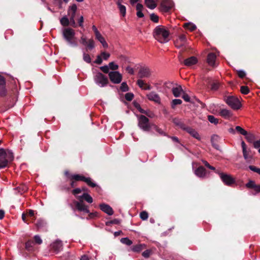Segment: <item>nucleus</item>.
Returning <instances> with one entry per match:
<instances>
[{
  "label": "nucleus",
  "instance_id": "obj_1",
  "mask_svg": "<svg viewBox=\"0 0 260 260\" xmlns=\"http://www.w3.org/2000/svg\"><path fill=\"white\" fill-rule=\"evenodd\" d=\"M170 32L164 26L158 25L154 29L153 36L161 43H165L169 41Z\"/></svg>",
  "mask_w": 260,
  "mask_h": 260
},
{
  "label": "nucleus",
  "instance_id": "obj_2",
  "mask_svg": "<svg viewBox=\"0 0 260 260\" xmlns=\"http://www.w3.org/2000/svg\"><path fill=\"white\" fill-rule=\"evenodd\" d=\"M62 33L64 40L69 45L72 47L78 46L75 37V31L73 29L70 27L64 28L62 29Z\"/></svg>",
  "mask_w": 260,
  "mask_h": 260
},
{
  "label": "nucleus",
  "instance_id": "obj_3",
  "mask_svg": "<svg viewBox=\"0 0 260 260\" xmlns=\"http://www.w3.org/2000/svg\"><path fill=\"white\" fill-rule=\"evenodd\" d=\"M137 116L138 120V126L144 131H149L151 128V125L148 118L143 115H137Z\"/></svg>",
  "mask_w": 260,
  "mask_h": 260
},
{
  "label": "nucleus",
  "instance_id": "obj_4",
  "mask_svg": "<svg viewBox=\"0 0 260 260\" xmlns=\"http://www.w3.org/2000/svg\"><path fill=\"white\" fill-rule=\"evenodd\" d=\"M11 157V154L7 153L5 149L0 148V169L7 166L8 160Z\"/></svg>",
  "mask_w": 260,
  "mask_h": 260
},
{
  "label": "nucleus",
  "instance_id": "obj_5",
  "mask_svg": "<svg viewBox=\"0 0 260 260\" xmlns=\"http://www.w3.org/2000/svg\"><path fill=\"white\" fill-rule=\"evenodd\" d=\"M94 81L101 87L107 86L108 83V78L100 72L97 73L94 76Z\"/></svg>",
  "mask_w": 260,
  "mask_h": 260
},
{
  "label": "nucleus",
  "instance_id": "obj_6",
  "mask_svg": "<svg viewBox=\"0 0 260 260\" xmlns=\"http://www.w3.org/2000/svg\"><path fill=\"white\" fill-rule=\"evenodd\" d=\"M225 101L226 104L233 109H239L241 106L239 100L232 96L227 97Z\"/></svg>",
  "mask_w": 260,
  "mask_h": 260
},
{
  "label": "nucleus",
  "instance_id": "obj_7",
  "mask_svg": "<svg viewBox=\"0 0 260 260\" xmlns=\"http://www.w3.org/2000/svg\"><path fill=\"white\" fill-rule=\"evenodd\" d=\"M216 172L219 175L220 178L222 181L226 185L231 186L235 182L234 178H233L230 175L219 173L217 171H216Z\"/></svg>",
  "mask_w": 260,
  "mask_h": 260
},
{
  "label": "nucleus",
  "instance_id": "obj_8",
  "mask_svg": "<svg viewBox=\"0 0 260 260\" xmlns=\"http://www.w3.org/2000/svg\"><path fill=\"white\" fill-rule=\"evenodd\" d=\"M111 81L114 84L120 83L122 80V75L118 71H111L109 73Z\"/></svg>",
  "mask_w": 260,
  "mask_h": 260
},
{
  "label": "nucleus",
  "instance_id": "obj_9",
  "mask_svg": "<svg viewBox=\"0 0 260 260\" xmlns=\"http://www.w3.org/2000/svg\"><path fill=\"white\" fill-rule=\"evenodd\" d=\"M186 44L187 39L184 35H180L175 41V45L178 48L185 46Z\"/></svg>",
  "mask_w": 260,
  "mask_h": 260
},
{
  "label": "nucleus",
  "instance_id": "obj_10",
  "mask_svg": "<svg viewBox=\"0 0 260 260\" xmlns=\"http://www.w3.org/2000/svg\"><path fill=\"white\" fill-rule=\"evenodd\" d=\"M138 75L140 78H149L151 75V71L148 67H141Z\"/></svg>",
  "mask_w": 260,
  "mask_h": 260
},
{
  "label": "nucleus",
  "instance_id": "obj_11",
  "mask_svg": "<svg viewBox=\"0 0 260 260\" xmlns=\"http://www.w3.org/2000/svg\"><path fill=\"white\" fill-rule=\"evenodd\" d=\"M51 249L55 253H58L62 249V243L60 240H56L50 245Z\"/></svg>",
  "mask_w": 260,
  "mask_h": 260
},
{
  "label": "nucleus",
  "instance_id": "obj_12",
  "mask_svg": "<svg viewBox=\"0 0 260 260\" xmlns=\"http://www.w3.org/2000/svg\"><path fill=\"white\" fill-rule=\"evenodd\" d=\"M74 203L78 210L83 211L85 213H89L88 207L85 205L83 201H80L79 202L76 201Z\"/></svg>",
  "mask_w": 260,
  "mask_h": 260
},
{
  "label": "nucleus",
  "instance_id": "obj_13",
  "mask_svg": "<svg viewBox=\"0 0 260 260\" xmlns=\"http://www.w3.org/2000/svg\"><path fill=\"white\" fill-rule=\"evenodd\" d=\"M194 174L200 178H204L207 175L206 169L202 166L198 167L194 171Z\"/></svg>",
  "mask_w": 260,
  "mask_h": 260
},
{
  "label": "nucleus",
  "instance_id": "obj_14",
  "mask_svg": "<svg viewBox=\"0 0 260 260\" xmlns=\"http://www.w3.org/2000/svg\"><path fill=\"white\" fill-rule=\"evenodd\" d=\"M184 131H186L189 134H190L194 138L200 140L201 137L198 132L194 128L191 127L186 126Z\"/></svg>",
  "mask_w": 260,
  "mask_h": 260
},
{
  "label": "nucleus",
  "instance_id": "obj_15",
  "mask_svg": "<svg viewBox=\"0 0 260 260\" xmlns=\"http://www.w3.org/2000/svg\"><path fill=\"white\" fill-rule=\"evenodd\" d=\"M146 96L149 100L155 103H159L160 102V99L158 94L154 91H152L148 93Z\"/></svg>",
  "mask_w": 260,
  "mask_h": 260
},
{
  "label": "nucleus",
  "instance_id": "obj_16",
  "mask_svg": "<svg viewBox=\"0 0 260 260\" xmlns=\"http://www.w3.org/2000/svg\"><path fill=\"white\" fill-rule=\"evenodd\" d=\"M101 210L109 215H112L113 214L112 208L108 204H101L100 205Z\"/></svg>",
  "mask_w": 260,
  "mask_h": 260
},
{
  "label": "nucleus",
  "instance_id": "obj_17",
  "mask_svg": "<svg viewBox=\"0 0 260 260\" xmlns=\"http://www.w3.org/2000/svg\"><path fill=\"white\" fill-rule=\"evenodd\" d=\"M198 62V59L197 57L194 56L190 57L184 61V63L186 66L191 67L195 64H196Z\"/></svg>",
  "mask_w": 260,
  "mask_h": 260
},
{
  "label": "nucleus",
  "instance_id": "obj_18",
  "mask_svg": "<svg viewBox=\"0 0 260 260\" xmlns=\"http://www.w3.org/2000/svg\"><path fill=\"white\" fill-rule=\"evenodd\" d=\"M6 93L5 80L4 78L0 75V96L5 95Z\"/></svg>",
  "mask_w": 260,
  "mask_h": 260
},
{
  "label": "nucleus",
  "instance_id": "obj_19",
  "mask_svg": "<svg viewBox=\"0 0 260 260\" xmlns=\"http://www.w3.org/2000/svg\"><path fill=\"white\" fill-rule=\"evenodd\" d=\"M182 92L183 89L180 85H178L172 88V93L175 97H179Z\"/></svg>",
  "mask_w": 260,
  "mask_h": 260
},
{
  "label": "nucleus",
  "instance_id": "obj_20",
  "mask_svg": "<svg viewBox=\"0 0 260 260\" xmlns=\"http://www.w3.org/2000/svg\"><path fill=\"white\" fill-rule=\"evenodd\" d=\"M173 122L179 128L184 130L186 125L184 123L181 119L178 118H174L173 119Z\"/></svg>",
  "mask_w": 260,
  "mask_h": 260
},
{
  "label": "nucleus",
  "instance_id": "obj_21",
  "mask_svg": "<svg viewBox=\"0 0 260 260\" xmlns=\"http://www.w3.org/2000/svg\"><path fill=\"white\" fill-rule=\"evenodd\" d=\"M95 39L101 43V44L102 45L103 47L104 48H108V43L106 42L105 38H104V37H103L101 33L95 36Z\"/></svg>",
  "mask_w": 260,
  "mask_h": 260
},
{
  "label": "nucleus",
  "instance_id": "obj_22",
  "mask_svg": "<svg viewBox=\"0 0 260 260\" xmlns=\"http://www.w3.org/2000/svg\"><path fill=\"white\" fill-rule=\"evenodd\" d=\"M219 140V137L218 136L214 135L211 137V143L213 147L217 150H220V147L217 144V142Z\"/></svg>",
  "mask_w": 260,
  "mask_h": 260
},
{
  "label": "nucleus",
  "instance_id": "obj_23",
  "mask_svg": "<svg viewBox=\"0 0 260 260\" xmlns=\"http://www.w3.org/2000/svg\"><path fill=\"white\" fill-rule=\"evenodd\" d=\"M216 56L213 53H210L207 56V62L211 66L215 65Z\"/></svg>",
  "mask_w": 260,
  "mask_h": 260
},
{
  "label": "nucleus",
  "instance_id": "obj_24",
  "mask_svg": "<svg viewBox=\"0 0 260 260\" xmlns=\"http://www.w3.org/2000/svg\"><path fill=\"white\" fill-rule=\"evenodd\" d=\"M219 114L225 119H228L232 115L231 111L226 109L220 110Z\"/></svg>",
  "mask_w": 260,
  "mask_h": 260
},
{
  "label": "nucleus",
  "instance_id": "obj_25",
  "mask_svg": "<svg viewBox=\"0 0 260 260\" xmlns=\"http://www.w3.org/2000/svg\"><path fill=\"white\" fill-rule=\"evenodd\" d=\"M78 199L79 201H83L84 199L88 203H91L93 202L92 197L87 193H84L82 196H79Z\"/></svg>",
  "mask_w": 260,
  "mask_h": 260
},
{
  "label": "nucleus",
  "instance_id": "obj_26",
  "mask_svg": "<svg viewBox=\"0 0 260 260\" xmlns=\"http://www.w3.org/2000/svg\"><path fill=\"white\" fill-rule=\"evenodd\" d=\"M136 10H137V16L139 18H142L144 17V14L142 11L144 10L143 6L141 4H137L136 6Z\"/></svg>",
  "mask_w": 260,
  "mask_h": 260
},
{
  "label": "nucleus",
  "instance_id": "obj_27",
  "mask_svg": "<svg viewBox=\"0 0 260 260\" xmlns=\"http://www.w3.org/2000/svg\"><path fill=\"white\" fill-rule=\"evenodd\" d=\"M208 83L211 85V89L212 90H217L219 87V82L216 80H209Z\"/></svg>",
  "mask_w": 260,
  "mask_h": 260
},
{
  "label": "nucleus",
  "instance_id": "obj_28",
  "mask_svg": "<svg viewBox=\"0 0 260 260\" xmlns=\"http://www.w3.org/2000/svg\"><path fill=\"white\" fill-rule=\"evenodd\" d=\"M121 3H122L116 2V5H117L121 15L124 17L126 15V7L125 6L122 5Z\"/></svg>",
  "mask_w": 260,
  "mask_h": 260
},
{
  "label": "nucleus",
  "instance_id": "obj_29",
  "mask_svg": "<svg viewBox=\"0 0 260 260\" xmlns=\"http://www.w3.org/2000/svg\"><path fill=\"white\" fill-rule=\"evenodd\" d=\"M146 6L150 9L153 10L156 7V4L154 0H145Z\"/></svg>",
  "mask_w": 260,
  "mask_h": 260
},
{
  "label": "nucleus",
  "instance_id": "obj_30",
  "mask_svg": "<svg viewBox=\"0 0 260 260\" xmlns=\"http://www.w3.org/2000/svg\"><path fill=\"white\" fill-rule=\"evenodd\" d=\"M146 246L145 244H139L136 245H134L132 247V250L134 252H139L144 249L145 248Z\"/></svg>",
  "mask_w": 260,
  "mask_h": 260
},
{
  "label": "nucleus",
  "instance_id": "obj_31",
  "mask_svg": "<svg viewBox=\"0 0 260 260\" xmlns=\"http://www.w3.org/2000/svg\"><path fill=\"white\" fill-rule=\"evenodd\" d=\"M241 146L242 148L243 157L245 159H247L248 158V151H247L246 149V146L244 141H242Z\"/></svg>",
  "mask_w": 260,
  "mask_h": 260
},
{
  "label": "nucleus",
  "instance_id": "obj_32",
  "mask_svg": "<svg viewBox=\"0 0 260 260\" xmlns=\"http://www.w3.org/2000/svg\"><path fill=\"white\" fill-rule=\"evenodd\" d=\"M69 178L71 180H74L75 181H83L84 176L79 174H74L70 175Z\"/></svg>",
  "mask_w": 260,
  "mask_h": 260
},
{
  "label": "nucleus",
  "instance_id": "obj_33",
  "mask_svg": "<svg viewBox=\"0 0 260 260\" xmlns=\"http://www.w3.org/2000/svg\"><path fill=\"white\" fill-rule=\"evenodd\" d=\"M244 136H245V138L248 142L253 143L255 140V136L254 135L252 134H248L247 133V134Z\"/></svg>",
  "mask_w": 260,
  "mask_h": 260
},
{
  "label": "nucleus",
  "instance_id": "obj_34",
  "mask_svg": "<svg viewBox=\"0 0 260 260\" xmlns=\"http://www.w3.org/2000/svg\"><path fill=\"white\" fill-rule=\"evenodd\" d=\"M83 181L86 182L88 185H89L92 187H94L96 186V184L92 182L91 178L89 177H84V179Z\"/></svg>",
  "mask_w": 260,
  "mask_h": 260
},
{
  "label": "nucleus",
  "instance_id": "obj_35",
  "mask_svg": "<svg viewBox=\"0 0 260 260\" xmlns=\"http://www.w3.org/2000/svg\"><path fill=\"white\" fill-rule=\"evenodd\" d=\"M184 26L185 28L190 30V31H193L197 28L196 25L190 22L185 23Z\"/></svg>",
  "mask_w": 260,
  "mask_h": 260
},
{
  "label": "nucleus",
  "instance_id": "obj_36",
  "mask_svg": "<svg viewBox=\"0 0 260 260\" xmlns=\"http://www.w3.org/2000/svg\"><path fill=\"white\" fill-rule=\"evenodd\" d=\"M60 23L62 25L66 26H68L70 23L69 19L67 16H63L60 20Z\"/></svg>",
  "mask_w": 260,
  "mask_h": 260
},
{
  "label": "nucleus",
  "instance_id": "obj_37",
  "mask_svg": "<svg viewBox=\"0 0 260 260\" xmlns=\"http://www.w3.org/2000/svg\"><path fill=\"white\" fill-rule=\"evenodd\" d=\"M208 121L213 124H217L218 123V119L215 118L213 115H208Z\"/></svg>",
  "mask_w": 260,
  "mask_h": 260
},
{
  "label": "nucleus",
  "instance_id": "obj_38",
  "mask_svg": "<svg viewBox=\"0 0 260 260\" xmlns=\"http://www.w3.org/2000/svg\"><path fill=\"white\" fill-rule=\"evenodd\" d=\"M86 49L91 50L94 48V42L92 39H89L86 45Z\"/></svg>",
  "mask_w": 260,
  "mask_h": 260
},
{
  "label": "nucleus",
  "instance_id": "obj_39",
  "mask_svg": "<svg viewBox=\"0 0 260 260\" xmlns=\"http://www.w3.org/2000/svg\"><path fill=\"white\" fill-rule=\"evenodd\" d=\"M257 185L255 184V182L252 180H250L246 184V187L249 188H253L255 190Z\"/></svg>",
  "mask_w": 260,
  "mask_h": 260
},
{
  "label": "nucleus",
  "instance_id": "obj_40",
  "mask_svg": "<svg viewBox=\"0 0 260 260\" xmlns=\"http://www.w3.org/2000/svg\"><path fill=\"white\" fill-rule=\"evenodd\" d=\"M120 242L126 245L129 246L132 244V241L129 240L128 238H122L120 239Z\"/></svg>",
  "mask_w": 260,
  "mask_h": 260
},
{
  "label": "nucleus",
  "instance_id": "obj_41",
  "mask_svg": "<svg viewBox=\"0 0 260 260\" xmlns=\"http://www.w3.org/2000/svg\"><path fill=\"white\" fill-rule=\"evenodd\" d=\"M34 245V242L32 240H28L25 243V248L28 250H30Z\"/></svg>",
  "mask_w": 260,
  "mask_h": 260
},
{
  "label": "nucleus",
  "instance_id": "obj_42",
  "mask_svg": "<svg viewBox=\"0 0 260 260\" xmlns=\"http://www.w3.org/2000/svg\"><path fill=\"white\" fill-rule=\"evenodd\" d=\"M77 6L75 4H73L68 9V14L70 15L71 13H76L77 11Z\"/></svg>",
  "mask_w": 260,
  "mask_h": 260
},
{
  "label": "nucleus",
  "instance_id": "obj_43",
  "mask_svg": "<svg viewBox=\"0 0 260 260\" xmlns=\"http://www.w3.org/2000/svg\"><path fill=\"white\" fill-rule=\"evenodd\" d=\"M120 89L123 92L127 91L129 88L126 82H122L120 85Z\"/></svg>",
  "mask_w": 260,
  "mask_h": 260
},
{
  "label": "nucleus",
  "instance_id": "obj_44",
  "mask_svg": "<svg viewBox=\"0 0 260 260\" xmlns=\"http://www.w3.org/2000/svg\"><path fill=\"white\" fill-rule=\"evenodd\" d=\"M235 129L241 135L244 136L247 134V131H246L245 129H244L243 128H242L240 126H236Z\"/></svg>",
  "mask_w": 260,
  "mask_h": 260
},
{
  "label": "nucleus",
  "instance_id": "obj_45",
  "mask_svg": "<svg viewBox=\"0 0 260 260\" xmlns=\"http://www.w3.org/2000/svg\"><path fill=\"white\" fill-rule=\"evenodd\" d=\"M108 67L109 69L114 71L118 69V66L114 62H110L108 64Z\"/></svg>",
  "mask_w": 260,
  "mask_h": 260
},
{
  "label": "nucleus",
  "instance_id": "obj_46",
  "mask_svg": "<svg viewBox=\"0 0 260 260\" xmlns=\"http://www.w3.org/2000/svg\"><path fill=\"white\" fill-rule=\"evenodd\" d=\"M83 59L84 61L87 63H89L91 62V58L88 54L84 52L83 55Z\"/></svg>",
  "mask_w": 260,
  "mask_h": 260
},
{
  "label": "nucleus",
  "instance_id": "obj_47",
  "mask_svg": "<svg viewBox=\"0 0 260 260\" xmlns=\"http://www.w3.org/2000/svg\"><path fill=\"white\" fill-rule=\"evenodd\" d=\"M134 94L131 92L126 93L125 95V98L127 101H131L134 98Z\"/></svg>",
  "mask_w": 260,
  "mask_h": 260
},
{
  "label": "nucleus",
  "instance_id": "obj_48",
  "mask_svg": "<svg viewBox=\"0 0 260 260\" xmlns=\"http://www.w3.org/2000/svg\"><path fill=\"white\" fill-rule=\"evenodd\" d=\"M150 19L153 22L155 23L158 22L159 20L158 16L154 13H152L150 15Z\"/></svg>",
  "mask_w": 260,
  "mask_h": 260
},
{
  "label": "nucleus",
  "instance_id": "obj_49",
  "mask_svg": "<svg viewBox=\"0 0 260 260\" xmlns=\"http://www.w3.org/2000/svg\"><path fill=\"white\" fill-rule=\"evenodd\" d=\"M140 217L142 220H146L148 217V214L146 211H142L140 213Z\"/></svg>",
  "mask_w": 260,
  "mask_h": 260
},
{
  "label": "nucleus",
  "instance_id": "obj_50",
  "mask_svg": "<svg viewBox=\"0 0 260 260\" xmlns=\"http://www.w3.org/2000/svg\"><path fill=\"white\" fill-rule=\"evenodd\" d=\"M182 101L180 99H174L172 101V106L174 108L175 106L180 105Z\"/></svg>",
  "mask_w": 260,
  "mask_h": 260
},
{
  "label": "nucleus",
  "instance_id": "obj_51",
  "mask_svg": "<svg viewBox=\"0 0 260 260\" xmlns=\"http://www.w3.org/2000/svg\"><path fill=\"white\" fill-rule=\"evenodd\" d=\"M241 92L244 94H247L249 93V90L246 86H242L241 87Z\"/></svg>",
  "mask_w": 260,
  "mask_h": 260
},
{
  "label": "nucleus",
  "instance_id": "obj_52",
  "mask_svg": "<svg viewBox=\"0 0 260 260\" xmlns=\"http://www.w3.org/2000/svg\"><path fill=\"white\" fill-rule=\"evenodd\" d=\"M34 243L37 244H41L42 243V240L39 235L34 236Z\"/></svg>",
  "mask_w": 260,
  "mask_h": 260
},
{
  "label": "nucleus",
  "instance_id": "obj_53",
  "mask_svg": "<svg viewBox=\"0 0 260 260\" xmlns=\"http://www.w3.org/2000/svg\"><path fill=\"white\" fill-rule=\"evenodd\" d=\"M249 168L250 170L256 172L260 175V168H257L255 166H249Z\"/></svg>",
  "mask_w": 260,
  "mask_h": 260
},
{
  "label": "nucleus",
  "instance_id": "obj_54",
  "mask_svg": "<svg viewBox=\"0 0 260 260\" xmlns=\"http://www.w3.org/2000/svg\"><path fill=\"white\" fill-rule=\"evenodd\" d=\"M151 253V251L149 249H147V250L144 251L142 253V255L143 257H144L145 258H148L150 256Z\"/></svg>",
  "mask_w": 260,
  "mask_h": 260
},
{
  "label": "nucleus",
  "instance_id": "obj_55",
  "mask_svg": "<svg viewBox=\"0 0 260 260\" xmlns=\"http://www.w3.org/2000/svg\"><path fill=\"white\" fill-rule=\"evenodd\" d=\"M45 224V222L43 220H39L37 221V222L36 223V225L38 228H41L44 226V225Z\"/></svg>",
  "mask_w": 260,
  "mask_h": 260
},
{
  "label": "nucleus",
  "instance_id": "obj_56",
  "mask_svg": "<svg viewBox=\"0 0 260 260\" xmlns=\"http://www.w3.org/2000/svg\"><path fill=\"white\" fill-rule=\"evenodd\" d=\"M80 42L83 45L86 46L88 43V41H87L86 38L85 37L82 36L80 38Z\"/></svg>",
  "mask_w": 260,
  "mask_h": 260
},
{
  "label": "nucleus",
  "instance_id": "obj_57",
  "mask_svg": "<svg viewBox=\"0 0 260 260\" xmlns=\"http://www.w3.org/2000/svg\"><path fill=\"white\" fill-rule=\"evenodd\" d=\"M100 70L105 73H109V68L108 66H104L100 68Z\"/></svg>",
  "mask_w": 260,
  "mask_h": 260
},
{
  "label": "nucleus",
  "instance_id": "obj_58",
  "mask_svg": "<svg viewBox=\"0 0 260 260\" xmlns=\"http://www.w3.org/2000/svg\"><path fill=\"white\" fill-rule=\"evenodd\" d=\"M137 84L140 88H143L146 85V83L143 80L139 79L137 80Z\"/></svg>",
  "mask_w": 260,
  "mask_h": 260
},
{
  "label": "nucleus",
  "instance_id": "obj_59",
  "mask_svg": "<svg viewBox=\"0 0 260 260\" xmlns=\"http://www.w3.org/2000/svg\"><path fill=\"white\" fill-rule=\"evenodd\" d=\"M101 56L103 57L104 60H107L110 56V53L106 52H102L101 53Z\"/></svg>",
  "mask_w": 260,
  "mask_h": 260
},
{
  "label": "nucleus",
  "instance_id": "obj_60",
  "mask_svg": "<svg viewBox=\"0 0 260 260\" xmlns=\"http://www.w3.org/2000/svg\"><path fill=\"white\" fill-rule=\"evenodd\" d=\"M135 107L137 108V109L139 110V111L140 112H141V113H143V114H146L148 116H149L148 115L147 112L146 111L143 110L142 108H141V107H140V106L139 105L137 104V105L135 106Z\"/></svg>",
  "mask_w": 260,
  "mask_h": 260
},
{
  "label": "nucleus",
  "instance_id": "obj_61",
  "mask_svg": "<svg viewBox=\"0 0 260 260\" xmlns=\"http://www.w3.org/2000/svg\"><path fill=\"white\" fill-rule=\"evenodd\" d=\"M102 62H103V59H102V56L100 55H98L96 59L94 61V62L95 63H96L98 64H101L102 63Z\"/></svg>",
  "mask_w": 260,
  "mask_h": 260
},
{
  "label": "nucleus",
  "instance_id": "obj_62",
  "mask_svg": "<svg viewBox=\"0 0 260 260\" xmlns=\"http://www.w3.org/2000/svg\"><path fill=\"white\" fill-rule=\"evenodd\" d=\"M202 162L204 163L205 166L207 167L208 168L212 170H215V168L214 167L211 166L210 165V164L206 160H203Z\"/></svg>",
  "mask_w": 260,
  "mask_h": 260
},
{
  "label": "nucleus",
  "instance_id": "obj_63",
  "mask_svg": "<svg viewBox=\"0 0 260 260\" xmlns=\"http://www.w3.org/2000/svg\"><path fill=\"white\" fill-rule=\"evenodd\" d=\"M125 70L126 72L131 74V75H134V70L132 67L128 66L126 68Z\"/></svg>",
  "mask_w": 260,
  "mask_h": 260
},
{
  "label": "nucleus",
  "instance_id": "obj_64",
  "mask_svg": "<svg viewBox=\"0 0 260 260\" xmlns=\"http://www.w3.org/2000/svg\"><path fill=\"white\" fill-rule=\"evenodd\" d=\"M253 147L256 149L260 148V139L257 141H255L253 143Z\"/></svg>",
  "mask_w": 260,
  "mask_h": 260
}]
</instances>
